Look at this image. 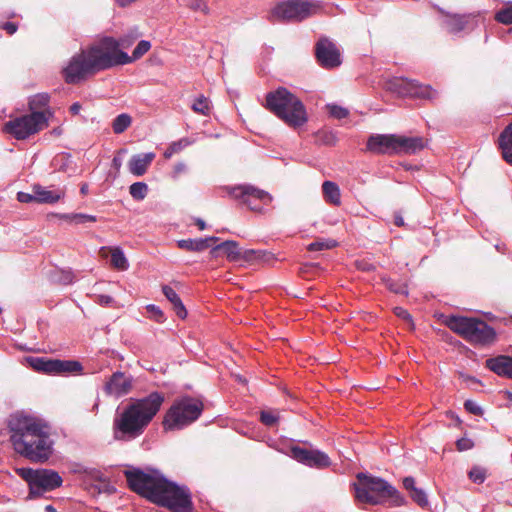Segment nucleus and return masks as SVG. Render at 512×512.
I'll return each mask as SVG.
<instances>
[{
    "mask_svg": "<svg viewBox=\"0 0 512 512\" xmlns=\"http://www.w3.org/2000/svg\"><path fill=\"white\" fill-rule=\"evenodd\" d=\"M129 487L148 500L172 512H192L189 490L168 481L159 472L146 473L138 468L124 471Z\"/></svg>",
    "mask_w": 512,
    "mask_h": 512,
    "instance_id": "f257e3e1",
    "label": "nucleus"
},
{
    "mask_svg": "<svg viewBox=\"0 0 512 512\" xmlns=\"http://www.w3.org/2000/svg\"><path fill=\"white\" fill-rule=\"evenodd\" d=\"M10 441L14 450L33 461L43 463L53 452L49 426L41 419L15 413L8 421Z\"/></svg>",
    "mask_w": 512,
    "mask_h": 512,
    "instance_id": "f03ea898",
    "label": "nucleus"
},
{
    "mask_svg": "<svg viewBox=\"0 0 512 512\" xmlns=\"http://www.w3.org/2000/svg\"><path fill=\"white\" fill-rule=\"evenodd\" d=\"M164 396L152 392L147 397L134 400L113 420V436L116 440L129 441L139 437L160 410Z\"/></svg>",
    "mask_w": 512,
    "mask_h": 512,
    "instance_id": "7ed1b4c3",
    "label": "nucleus"
},
{
    "mask_svg": "<svg viewBox=\"0 0 512 512\" xmlns=\"http://www.w3.org/2000/svg\"><path fill=\"white\" fill-rule=\"evenodd\" d=\"M357 502L370 505H378L389 500L391 506H402L405 498L399 491L386 480L367 475L357 474V482L353 484Z\"/></svg>",
    "mask_w": 512,
    "mask_h": 512,
    "instance_id": "20e7f679",
    "label": "nucleus"
},
{
    "mask_svg": "<svg viewBox=\"0 0 512 512\" xmlns=\"http://www.w3.org/2000/svg\"><path fill=\"white\" fill-rule=\"evenodd\" d=\"M265 107L292 128L301 127L308 121L302 101L285 87L267 93Z\"/></svg>",
    "mask_w": 512,
    "mask_h": 512,
    "instance_id": "39448f33",
    "label": "nucleus"
},
{
    "mask_svg": "<svg viewBox=\"0 0 512 512\" xmlns=\"http://www.w3.org/2000/svg\"><path fill=\"white\" fill-rule=\"evenodd\" d=\"M444 324L474 345H489L496 338L495 330L485 321L465 316H448Z\"/></svg>",
    "mask_w": 512,
    "mask_h": 512,
    "instance_id": "423d86ee",
    "label": "nucleus"
},
{
    "mask_svg": "<svg viewBox=\"0 0 512 512\" xmlns=\"http://www.w3.org/2000/svg\"><path fill=\"white\" fill-rule=\"evenodd\" d=\"M87 53L95 72L131 63L130 56L119 48L117 40L112 37L103 38L88 49Z\"/></svg>",
    "mask_w": 512,
    "mask_h": 512,
    "instance_id": "0eeeda50",
    "label": "nucleus"
},
{
    "mask_svg": "<svg viewBox=\"0 0 512 512\" xmlns=\"http://www.w3.org/2000/svg\"><path fill=\"white\" fill-rule=\"evenodd\" d=\"M203 404L201 401L183 397L174 402L167 411L163 425L167 430H179L196 421L201 415Z\"/></svg>",
    "mask_w": 512,
    "mask_h": 512,
    "instance_id": "6e6552de",
    "label": "nucleus"
},
{
    "mask_svg": "<svg viewBox=\"0 0 512 512\" xmlns=\"http://www.w3.org/2000/svg\"><path fill=\"white\" fill-rule=\"evenodd\" d=\"M49 114L46 111H33L9 120L4 124V131L17 140H24L41 131L48 125Z\"/></svg>",
    "mask_w": 512,
    "mask_h": 512,
    "instance_id": "1a4fd4ad",
    "label": "nucleus"
},
{
    "mask_svg": "<svg viewBox=\"0 0 512 512\" xmlns=\"http://www.w3.org/2000/svg\"><path fill=\"white\" fill-rule=\"evenodd\" d=\"M385 88L400 97H413L432 100L437 92L429 85H422L416 80L393 77L386 81Z\"/></svg>",
    "mask_w": 512,
    "mask_h": 512,
    "instance_id": "9d476101",
    "label": "nucleus"
},
{
    "mask_svg": "<svg viewBox=\"0 0 512 512\" xmlns=\"http://www.w3.org/2000/svg\"><path fill=\"white\" fill-rule=\"evenodd\" d=\"M318 9L317 3L290 0L277 4L271 12V18L279 21H302L315 14Z\"/></svg>",
    "mask_w": 512,
    "mask_h": 512,
    "instance_id": "9b49d317",
    "label": "nucleus"
},
{
    "mask_svg": "<svg viewBox=\"0 0 512 512\" xmlns=\"http://www.w3.org/2000/svg\"><path fill=\"white\" fill-rule=\"evenodd\" d=\"M25 362L29 367L37 372H43L51 375H67L71 373H79L82 365L74 360H59L46 357L28 356Z\"/></svg>",
    "mask_w": 512,
    "mask_h": 512,
    "instance_id": "f8f14e48",
    "label": "nucleus"
},
{
    "mask_svg": "<svg viewBox=\"0 0 512 512\" xmlns=\"http://www.w3.org/2000/svg\"><path fill=\"white\" fill-rule=\"evenodd\" d=\"M22 476L28 481L30 486V497L40 496L46 491H51L62 484L61 476L48 469L23 471Z\"/></svg>",
    "mask_w": 512,
    "mask_h": 512,
    "instance_id": "ddd939ff",
    "label": "nucleus"
},
{
    "mask_svg": "<svg viewBox=\"0 0 512 512\" xmlns=\"http://www.w3.org/2000/svg\"><path fill=\"white\" fill-rule=\"evenodd\" d=\"M228 193L235 199H240L251 210L257 212H260L262 209L256 204V201L268 205L273 199L268 192L249 184L230 187L228 188Z\"/></svg>",
    "mask_w": 512,
    "mask_h": 512,
    "instance_id": "4468645a",
    "label": "nucleus"
},
{
    "mask_svg": "<svg viewBox=\"0 0 512 512\" xmlns=\"http://www.w3.org/2000/svg\"><path fill=\"white\" fill-rule=\"evenodd\" d=\"M95 70L87 51H83L72 57L64 69V77L67 83H77Z\"/></svg>",
    "mask_w": 512,
    "mask_h": 512,
    "instance_id": "2eb2a0df",
    "label": "nucleus"
},
{
    "mask_svg": "<svg viewBox=\"0 0 512 512\" xmlns=\"http://www.w3.org/2000/svg\"><path fill=\"white\" fill-rule=\"evenodd\" d=\"M315 55L319 64L327 69L338 67L341 64V54L336 44L326 37H322L316 44Z\"/></svg>",
    "mask_w": 512,
    "mask_h": 512,
    "instance_id": "dca6fc26",
    "label": "nucleus"
},
{
    "mask_svg": "<svg viewBox=\"0 0 512 512\" xmlns=\"http://www.w3.org/2000/svg\"><path fill=\"white\" fill-rule=\"evenodd\" d=\"M290 456L296 461L314 468H326L331 462L327 454L319 450H310L299 446L290 448Z\"/></svg>",
    "mask_w": 512,
    "mask_h": 512,
    "instance_id": "f3484780",
    "label": "nucleus"
},
{
    "mask_svg": "<svg viewBox=\"0 0 512 512\" xmlns=\"http://www.w3.org/2000/svg\"><path fill=\"white\" fill-rule=\"evenodd\" d=\"M366 149L374 154H396V135H371L367 140Z\"/></svg>",
    "mask_w": 512,
    "mask_h": 512,
    "instance_id": "a211bd4d",
    "label": "nucleus"
},
{
    "mask_svg": "<svg viewBox=\"0 0 512 512\" xmlns=\"http://www.w3.org/2000/svg\"><path fill=\"white\" fill-rule=\"evenodd\" d=\"M132 388V379L122 372H115L105 384L108 395L121 397L129 393Z\"/></svg>",
    "mask_w": 512,
    "mask_h": 512,
    "instance_id": "6ab92c4d",
    "label": "nucleus"
},
{
    "mask_svg": "<svg viewBox=\"0 0 512 512\" xmlns=\"http://www.w3.org/2000/svg\"><path fill=\"white\" fill-rule=\"evenodd\" d=\"M156 155L154 152L133 155L128 161L129 172L137 177L143 176L152 164Z\"/></svg>",
    "mask_w": 512,
    "mask_h": 512,
    "instance_id": "aec40b11",
    "label": "nucleus"
},
{
    "mask_svg": "<svg viewBox=\"0 0 512 512\" xmlns=\"http://www.w3.org/2000/svg\"><path fill=\"white\" fill-rule=\"evenodd\" d=\"M425 147L422 137H405L396 135V154H415Z\"/></svg>",
    "mask_w": 512,
    "mask_h": 512,
    "instance_id": "412c9836",
    "label": "nucleus"
},
{
    "mask_svg": "<svg viewBox=\"0 0 512 512\" xmlns=\"http://www.w3.org/2000/svg\"><path fill=\"white\" fill-rule=\"evenodd\" d=\"M486 366L499 376L510 378L512 373V357L500 355L486 361Z\"/></svg>",
    "mask_w": 512,
    "mask_h": 512,
    "instance_id": "4be33fe9",
    "label": "nucleus"
},
{
    "mask_svg": "<svg viewBox=\"0 0 512 512\" xmlns=\"http://www.w3.org/2000/svg\"><path fill=\"white\" fill-rule=\"evenodd\" d=\"M32 191L36 194V202L53 204L62 199L65 195L64 190H49L41 185H34Z\"/></svg>",
    "mask_w": 512,
    "mask_h": 512,
    "instance_id": "5701e85b",
    "label": "nucleus"
},
{
    "mask_svg": "<svg viewBox=\"0 0 512 512\" xmlns=\"http://www.w3.org/2000/svg\"><path fill=\"white\" fill-rule=\"evenodd\" d=\"M219 251H223L229 261L235 262L241 259V249L236 241L227 240L215 246L211 250L212 256H217Z\"/></svg>",
    "mask_w": 512,
    "mask_h": 512,
    "instance_id": "b1692460",
    "label": "nucleus"
},
{
    "mask_svg": "<svg viewBox=\"0 0 512 512\" xmlns=\"http://www.w3.org/2000/svg\"><path fill=\"white\" fill-rule=\"evenodd\" d=\"M499 148L504 160L512 165V122L505 127L499 136Z\"/></svg>",
    "mask_w": 512,
    "mask_h": 512,
    "instance_id": "393cba45",
    "label": "nucleus"
},
{
    "mask_svg": "<svg viewBox=\"0 0 512 512\" xmlns=\"http://www.w3.org/2000/svg\"><path fill=\"white\" fill-rule=\"evenodd\" d=\"M218 240L219 238L214 236L200 239H183L178 241V246L188 251H203L210 247L212 242Z\"/></svg>",
    "mask_w": 512,
    "mask_h": 512,
    "instance_id": "a878e982",
    "label": "nucleus"
},
{
    "mask_svg": "<svg viewBox=\"0 0 512 512\" xmlns=\"http://www.w3.org/2000/svg\"><path fill=\"white\" fill-rule=\"evenodd\" d=\"M162 292L165 295V297L167 298V300L173 305V308H174L177 316L181 319L186 318V316H187L186 308H185L184 304L182 303L180 297L176 293V291L172 287H170L168 285H164L162 287Z\"/></svg>",
    "mask_w": 512,
    "mask_h": 512,
    "instance_id": "bb28decb",
    "label": "nucleus"
},
{
    "mask_svg": "<svg viewBox=\"0 0 512 512\" xmlns=\"http://www.w3.org/2000/svg\"><path fill=\"white\" fill-rule=\"evenodd\" d=\"M322 192L326 202L335 206L341 203V194L339 186L332 181H325L322 184Z\"/></svg>",
    "mask_w": 512,
    "mask_h": 512,
    "instance_id": "cd10ccee",
    "label": "nucleus"
},
{
    "mask_svg": "<svg viewBox=\"0 0 512 512\" xmlns=\"http://www.w3.org/2000/svg\"><path fill=\"white\" fill-rule=\"evenodd\" d=\"M89 475L91 479L95 481L94 488L98 491V493L112 494L115 492V487L107 481V479L100 471H91Z\"/></svg>",
    "mask_w": 512,
    "mask_h": 512,
    "instance_id": "c85d7f7f",
    "label": "nucleus"
},
{
    "mask_svg": "<svg viewBox=\"0 0 512 512\" xmlns=\"http://www.w3.org/2000/svg\"><path fill=\"white\" fill-rule=\"evenodd\" d=\"M111 265L120 271H125L128 269L129 264L128 260L125 257L123 251L119 247H115L111 249Z\"/></svg>",
    "mask_w": 512,
    "mask_h": 512,
    "instance_id": "c756f323",
    "label": "nucleus"
},
{
    "mask_svg": "<svg viewBox=\"0 0 512 512\" xmlns=\"http://www.w3.org/2000/svg\"><path fill=\"white\" fill-rule=\"evenodd\" d=\"M132 123V118L130 115L126 113L119 114L112 122V129L114 133L121 134L128 127H130Z\"/></svg>",
    "mask_w": 512,
    "mask_h": 512,
    "instance_id": "7c9ffc66",
    "label": "nucleus"
},
{
    "mask_svg": "<svg viewBox=\"0 0 512 512\" xmlns=\"http://www.w3.org/2000/svg\"><path fill=\"white\" fill-rule=\"evenodd\" d=\"M140 36L141 33L137 27L129 29L126 34L117 40L119 48H129Z\"/></svg>",
    "mask_w": 512,
    "mask_h": 512,
    "instance_id": "2f4dec72",
    "label": "nucleus"
},
{
    "mask_svg": "<svg viewBox=\"0 0 512 512\" xmlns=\"http://www.w3.org/2000/svg\"><path fill=\"white\" fill-rule=\"evenodd\" d=\"M495 19L502 24H512V2H507L501 9L495 14Z\"/></svg>",
    "mask_w": 512,
    "mask_h": 512,
    "instance_id": "473e14b6",
    "label": "nucleus"
},
{
    "mask_svg": "<svg viewBox=\"0 0 512 512\" xmlns=\"http://www.w3.org/2000/svg\"><path fill=\"white\" fill-rule=\"evenodd\" d=\"M129 193L135 200H143L148 193V186L144 182H135L129 187Z\"/></svg>",
    "mask_w": 512,
    "mask_h": 512,
    "instance_id": "72a5a7b5",
    "label": "nucleus"
},
{
    "mask_svg": "<svg viewBox=\"0 0 512 512\" xmlns=\"http://www.w3.org/2000/svg\"><path fill=\"white\" fill-rule=\"evenodd\" d=\"M195 113L207 116L210 113V102L205 96L198 97L191 106Z\"/></svg>",
    "mask_w": 512,
    "mask_h": 512,
    "instance_id": "f704fd0d",
    "label": "nucleus"
},
{
    "mask_svg": "<svg viewBox=\"0 0 512 512\" xmlns=\"http://www.w3.org/2000/svg\"><path fill=\"white\" fill-rule=\"evenodd\" d=\"M337 246V241L334 239H318L308 245L309 251H322L332 249Z\"/></svg>",
    "mask_w": 512,
    "mask_h": 512,
    "instance_id": "c9c22d12",
    "label": "nucleus"
},
{
    "mask_svg": "<svg viewBox=\"0 0 512 512\" xmlns=\"http://www.w3.org/2000/svg\"><path fill=\"white\" fill-rule=\"evenodd\" d=\"M189 145L190 141L187 138H182L179 141L173 142L165 151L164 157L170 158L173 154L179 153Z\"/></svg>",
    "mask_w": 512,
    "mask_h": 512,
    "instance_id": "e433bc0d",
    "label": "nucleus"
},
{
    "mask_svg": "<svg viewBox=\"0 0 512 512\" xmlns=\"http://www.w3.org/2000/svg\"><path fill=\"white\" fill-rule=\"evenodd\" d=\"M446 28L451 33H458L464 29L465 21L461 17H451L445 22Z\"/></svg>",
    "mask_w": 512,
    "mask_h": 512,
    "instance_id": "4c0bfd02",
    "label": "nucleus"
},
{
    "mask_svg": "<svg viewBox=\"0 0 512 512\" xmlns=\"http://www.w3.org/2000/svg\"><path fill=\"white\" fill-rule=\"evenodd\" d=\"M63 219L69 220L70 222H75L76 224H82L87 221L95 222L96 216L82 214V213H74V214H65L62 216Z\"/></svg>",
    "mask_w": 512,
    "mask_h": 512,
    "instance_id": "58836bf2",
    "label": "nucleus"
},
{
    "mask_svg": "<svg viewBox=\"0 0 512 512\" xmlns=\"http://www.w3.org/2000/svg\"><path fill=\"white\" fill-rule=\"evenodd\" d=\"M279 419L278 413L272 410H263L260 414V420L261 422L266 426H274Z\"/></svg>",
    "mask_w": 512,
    "mask_h": 512,
    "instance_id": "ea45409f",
    "label": "nucleus"
},
{
    "mask_svg": "<svg viewBox=\"0 0 512 512\" xmlns=\"http://www.w3.org/2000/svg\"><path fill=\"white\" fill-rule=\"evenodd\" d=\"M150 48L151 44L149 41L141 40L133 50L132 56H130L131 62L142 57L145 53H147L150 50Z\"/></svg>",
    "mask_w": 512,
    "mask_h": 512,
    "instance_id": "a19ab883",
    "label": "nucleus"
},
{
    "mask_svg": "<svg viewBox=\"0 0 512 512\" xmlns=\"http://www.w3.org/2000/svg\"><path fill=\"white\" fill-rule=\"evenodd\" d=\"M382 280L385 283L386 287L390 291H392V292H394L396 294H404V295L408 294L406 285L400 284V283H396L393 280H391L390 278H386V277H383Z\"/></svg>",
    "mask_w": 512,
    "mask_h": 512,
    "instance_id": "79ce46f5",
    "label": "nucleus"
},
{
    "mask_svg": "<svg viewBox=\"0 0 512 512\" xmlns=\"http://www.w3.org/2000/svg\"><path fill=\"white\" fill-rule=\"evenodd\" d=\"M468 475L473 482L481 484L486 479V470L482 467L474 466L471 468Z\"/></svg>",
    "mask_w": 512,
    "mask_h": 512,
    "instance_id": "37998d69",
    "label": "nucleus"
},
{
    "mask_svg": "<svg viewBox=\"0 0 512 512\" xmlns=\"http://www.w3.org/2000/svg\"><path fill=\"white\" fill-rule=\"evenodd\" d=\"M49 97L47 94H39L34 96L29 101V108L33 111L34 109L44 107L48 104Z\"/></svg>",
    "mask_w": 512,
    "mask_h": 512,
    "instance_id": "c03bdc74",
    "label": "nucleus"
},
{
    "mask_svg": "<svg viewBox=\"0 0 512 512\" xmlns=\"http://www.w3.org/2000/svg\"><path fill=\"white\" fill-rule=\"evenodd\" d=\"M410 497L414 502H416L421 507H426L428 505V498L424 490L416 488L411 494Z\"/></svg>",
    "mask_w": 512,
    "mask_h": 512,
    "instance_id": "a18cd8bd",
    "label": "nucleus"
},
{
    "mask_svg": "<svg viewBox=\"0 0 512 512\" xmlns=\"http://www.w3.org/2000/svg\"><path fill=\"white\" fill-rule=\"evenodd\" d=\"M327 109L329 114L336 119L345 118L349 114V111L346 108L337 105H327Z\"/></svg>",
    "mask_w": 512,
    "mask_h": 512,
    "instance_id": "49530a36",
    "label": "nucleus"
},
{
    "mask_svg": "<svg viewBox=\"0 0 512 512\" xmlns=\"http://www.w3.org/2000/svg\"><path fill=\"white\" fill-rule=\"evenodd\" d=\"M273 253L266 250H256L255 262L270 263L274 260Z\"/></svg>",
    "mask_w": 512,
    "mask_h": 512,
    "instance_id": "de8ad7c7",
    "label": "nucleus"
},
{
    "mask_svg": "<svg viewBox=\"0 0 512 512\" xmlns=\"http://www.w3.org/2000/svg\"><path fill=\"white\" fill-rule=\"evenodd\" d=\"M147 311L150 313V317L153 318L155 321H164V314L158 306L150 304L147 306Z\"/></svg>",
    "mask_w": 512,
    "mask_h": 512,
    "instance_id": "09e8293b",
    "label": "nucleus"
},
{
    "mask_svg": "<svg viewBox=\"0 0 512 512\" xmlns=\"http://www.w3.org/2000/svg\"><path fill=\"white\" fill-rule=\"evenodd\" d=\"M464 407L469 413L473 415L479 416L483 414L482 408L472 400H466L464 403Z\"/></svg>",
    "mask_w": 512,
    "mask_h": 512,
    "instance_id": "8fccbe9b",
    "label": "nucleus"
},
{
    "mask_svg": "<svg viewBox=\"0 0 512 512\" xmlns=\"http://www.w3.org/2000/svg\"><path fill=\"white\" fill-rule=\"evenodd\" d=\"M189 7L194 11L208 12V7L204 0H190Z\"/></svg>",
    "mask_w": 512,
    "mask_h": 512,
    "instance_id": "3c124183",
    "label": "nucleus"
},
{
    "mask_svg": "<svg viewBox=\"0 0 512 512\" xmlns=\"http://www.w3.org/2000/svg\"><path fill=\"white\" fill-rule=\"evenodd\" d=\"M188 170L187 165L184 162H178L174 165L171 177L177 179L181 174L186 173Z\"/></svg>",
    "mask_w": 512,
    "mask_h": 512,
    "instance_id": "603ef678",
    "label": "nucleus"
},
{
    "mask_svg": "<svg viewBox=\"0 0 512 512\" xmlns=\"http://www.w3.org/2000/svg\"><path fill=\"white\" fill-rule=\"evenodd\" d=\"M473 445V441L469 438H461L456 441V447L459 451L469 450Z\"/></svg>",
    "mask_w": 512,
    "mask_h": 512,
    "instance_id": "864d4df0",
    "label": "nucleus"
},
{
    "mask_svg": "<svg viewBox=\"0 0 512 512\" xmlns=\"http://www.w3.org/2000/svg\"><path fill=\"white\" fill-rule=\"evenodd\" d=\"M17 200L22 203L36 202V194L33 191L32 193L18 192Z\"/></svg>",
    "mask_w": 512,
    "mask_h": 512,
    "instance_id": "5fc2aeb1",
    "label": "nucleus"
},
{
    "mask_svg": "<svg viewBox=\"0 0 512 512\" xmlns=\"http://www.w3.org/2000/svg\"><path fill=\"white\" fill-rule=\"evenodd\" d=\"M394 313L401 319L407 321L409 324L412 325V317L411 315L408 313L407 310H405L404 308L402 307H395L394 308Z\"/></svg>",
    "mask_w": 512,
    "mask_h": 512,
    "instance_id": "6e6d98bb",
    "label": "nucleus"
},
{
    "mask_svg": "<svg viewBox=\"0 0 512 512\" xmlns=\"http://www.w3.org/2000/svg\"><path fill=\"white\" fill-rule=\"evenodd\" d=\"M255 255L256 250L254 249H247L244 251L241 250V259H243L246 262H255Z\"/></svg>",
    "mask_w": 512,
    "mask_h": 512,
    "instance_id": "4d7b16f0",
    "label": "nucleus"
},
{
    "mask_svg": "<svg viewBox=\"0 0 512 512\" xmlns=\"http://www.w3.org/2000/svg\"><path fill=\"white\" fill-rule=\"evenodd\" d=\"M403 486L406 490L410 492V494L417 488L415 486V479L413 477H405L403 479Z\"/></svg>",
    "mask_w": 512,
    "mask_h": 512,
    "instance_id": "13d9d810",
    "label": "nucleus"
},
{
    "mask_svg": "<svg viewBox=\"0 0 512 512\" xmlns=\"http://www.w3.org/2000/svg\"><path fill=\"white\" fill-rule=\"evenodd\" d=\"M74 276L70 271H62L60 281L63 284H70L73 282Z\"/></svg>",
    "mask_w": 512,
    "mask_h": 512,
    "instance_id": "bf43d9fd",
    "label": "nucleus"
},
{
    "mask_svg": "<svg viewBox=\"0 0 512 512\" xmlns=\"http://www.w3.org/2000/svg\"><path fill=\"white\" fill-rule=\"evenodd\" d=\"M0 28L4 29L8 34L12 35L17 31V25L12 22H6L0 26Z\"/></svg>",
    "mask_w": 512,
    "mask_h": 512,
    "instance_id": "052dcab7",
    "label": "nucleus"
},
{
    "mask_svg": "<svg viewBox=\"0 0 512 512\" xmlns=\"http://www.w3.org/2000/svg\"><path fill=\"white\" fill-rule=\"evenodd\" d=\"M113 299L112 297L108 296V295H99L97 297V302L101 305H109L110 303H112Z\"/></svg>",
    "mask_w": 512,
    "mask_h": 512,
    "instance_id": "680f3d73",
    "label": "nucleus"
},
{
    "mask_svg": "<svg viewBox=\"0 0 512 512\" xmlns=\"http://www.w3.org/2000/svg\"><path fill=\"white\" fill-rule=\"evenodd\" d=\"M81 110V105L76 102V103H73L71 106H70V112L74 115H77Z\"/></svg>",
    "mask_w": 512,
    "mask_h": 512,
    "instance_id": "e2e57ef3",
    "label": "nucleus"
},
{
    "mask_svg": "<svg viewBox=\"0 0 512 512\" xmlns=\"http://www.w3.org/2000/svg\"><path fill=\"white\" fill-rule=\"evenodd\" d=\"M112 165L115 169L119 170L122 165L121 159L118 157H114L112 160Z\"/></svg>",
    "mask_w": 512,
    "mask_h": 512,
    "instance_id": "0e129e2a",
    "label": "nucleus"
},
{
    "mask_svg": "<svg viewBox=\"0 0 512 512\" xmlns=\"http://www.w3.org/2000/svg\"><path fill=\"white\" fill-rule=\"evenodd\" d=\"M394 222H395V225H397V226H399V227L404 225V220H403V218H402L401 216H399V215H396V216H395V221H394Z\"/></svg>",
    "mask_w": 512,
    "mask_h": 512,
    "instance_id": "69168bd1",
    "label": "nucleus"
},
{
    "mask_svg": "<svg viewBox=\"0 0 512 512\" xmlns=\"http://www.w3.org/2000/svg\"><path fill=\"white\" fill-rule=\"evenodd\" d=\"M334 139H335L334 135L330 133L329 135H326L324 142L326 144H332L334 142Z\"/></svg>",
    "mask_w": 512,
    "mask_h": 512,
    "instance_id": "338daca9",
    "label": "nucleus"
},
{
    "mask_svg": "<svg viewBox=\"0 0 512 512\" xmlns=\"http://www.w3.org/2000/svg\"><path fill=\"white\" fill-rule=\"evenodd\" d=\"M196 225L198 226V228L200 230H204L205 227H206L205 222L202 219H197L196 220Z\"/></svg>",
    "mask_w": 512,
    "mask_h": 512,
    "instance_id": "774afa93",
    "label": "nucleus"
}]
</instances>
